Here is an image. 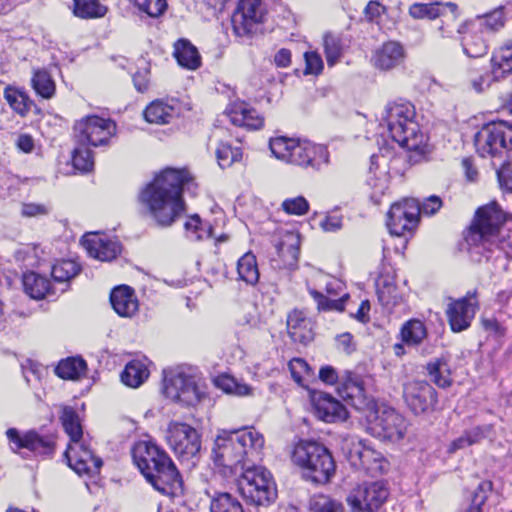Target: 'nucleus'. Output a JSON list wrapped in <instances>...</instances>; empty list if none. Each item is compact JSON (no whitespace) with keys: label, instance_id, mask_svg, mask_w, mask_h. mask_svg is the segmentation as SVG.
Instances as JSON below:
<instances>
[{"label":"nucleus","instance_id":"1","mask_svg":"<svg viewBox=\"0 0 512 512\" xmlns=\"http://www.w3.org/2000/svg\"><path fill=\"white\" fill-rule=\"evenodd\" d=\"M197 184L187 169L166 168L139 194L148 216L159 227H170L186 210L182 193L195 192Z\"/></svg>","mask_w":512,"mask_h":512},{"label":"nucleus","instance_id":"2","mask_svg":"<svg viewBox=\"0 0 512 512\" xmlns=\"http://www.w3.org/2000/svg\"><path fill=\"white\" fill-rule=\"evenodd\" d=\"M264 437L254 429L222 430L214 441L212 459L225 474H237L261 459Z\"/></svg>","mask_w":512,"mask_h":512},{"label":"nucleus","instance_id":"3","mask_svg":"<svg viewBox=\"0 0 512 512\" xmlns=\"http://www.w3.org/2000/svg\"><path fill=\"white\" fill-rule=\"evenodd\" d=\"M134 464L148 483L163 495L183 494L182 477L166 452L150 441H138L131 450Z\"/></svg>","mask_w":512,"mask_h":512},{"label":"nucleus","instance_id":"4","mask_svg":"<svg viewBox=\"0 0 512 512\" xmlns=\"http://www.w3.org/2000/svg\"><path fill=\"white\" fill-rule=\"evenodd\" d=\"M504 222V212L496 202L478 208L466 236L472 257L479 255L488 260V253L496 249L505 253H508V248L512 249V239L508 234L506 239V235L501 232Z\"/></svg>","mask_w":512,"mask_h":512},{"label":"nucleus","instance_id":"5","mask_svg":"<svg viewBox=\"0 0 512 512\" xmlns=\"http://www.w3.org/2000/svg\"><path fill=\"white\" fill-rule=\"evenodd\" d=\"M415 116V107L408 101L399 100L387 104L383 121L391 138L401 147L424 154L427 137L420 131Z\"/></svg>","mask_w":512,"mask_h":512},{"label":"nucleus","instance_id":"6","mask_svg":"<svg viewBox=\"0 0 512 512\" xmlns=\"http://www.w3.org/2000/svg\"><path fill=\"white\" fill-rule=\"evenodd\" d=\"M291 459L302 470L303 477L315 484L329 483L336 471L332 454L316 441L300 440L293 448Z\"/></svg>","mask_w":512,"mask_h":512},{"label":"nucleus","instance_id":"7","mask_svg":"<svg viewBox=\"0 0 512 512\" xmlns=\"http://www.w3.org/2000/svg\"><path fill=\"white\" fill-rule=\"evenodd\" d=\"M269 147L277 159L303 168L320 169L329 162L327 148L308 141L280 136L272 138Z\"/></svg>","mask_w":512,"mask_h":512},{"label":"nucleus","instance_id":"8","mask_svg":"<svg viewBox=\"0 0 512 512\" xmlns=\"http://www.w3.org/2000/svg\"><path fill=\"white\" fill-rule=\"evenodd\" d=\"M408 15L414 20L439 19L437 32L441 38L453 39L457 34H466L467 21H459V8L454 2H415L408 8Z\"/></svg>","mask_w":512,"mask_h":512},{"label":"nucleus","instance_id":"9","mask_svg":"<svg viewBox=\"0 0 512 512\" xmlns=\"http://www.w3.org/2000/svg\"><path fill=\"white\" fill-rule=\"evenodd\" d=\"M238 490L243 499L252 505L268 506L277 497L276 485L271 473L255 463L249 464L240 472Z\"/></svg>","mask_w":512,"mask_h":512},{"label":"nucleus","instance_id":"10","mask_svg":"<svg viewBox=\"0 0 512 512\" xmlns=\"http://www.w3.org/2000/svg\"><path fill=\"white\" fill-rule=\"evenodd\" d=\"M163 393L173 402L187 407L198 405L206 395L200 377L191 368L183 367L164 371Z\"/></svg>","mask_w":512,"mask_h":512},{"label":"nucleus","instance_id":"11","mask_svg":"<svg viewBox=\"0 0 512 512\" xmlns=\"http://www.w3.org/2000/svg\"><path fill=\"white\" fill-rule=\"evenodd\" d=\"M474 143L482 158L501 156L512 149V126L504 121L489 123L477 132Z\"/></svg>","mask_w":512,"mask_h":512},{"label":"nucleus","instance_id":"12","mask_svg":"<svg viewBox=\"0 0 512 512\" xmlns=\"http://www.w3.org/2000/svg\"><path fill=\"white\" fill-rule=\"evenodd\" d=\"M342 450L351 466L364 471L367 475L376 477L388 469V462L382 454L366 446L361 440L346 439Z\"/></svg>","mask_w":512,"mask_h":512},{"label":"nucleus","instance_id":"13","mask_svg":"<svg viewBox=\"0 0 512 512\" xmlns=\"http://www.w3.org/2000/svg\"><path fill=\"white\" fill-rule=\"evenodd\" d=\"M166 439L170 448L182 461H189L200 452V435L187 423L171 421L167 427Z\"/></svg>","mask_w":512,"mask_h":512},{"label":"nucleus","instance_id":"14","mask_svg":"<svg viewBox=\"0 0 512 512\" xmlns=\"http://www.w3.org/2000/svg\"><path fill=\"white\" fill-rule=\"evenodd\" d=\"M389 496L382 481L363 483L351 490L347 497L352 512H378Z\"/></svg>","mask_w":512,"mask_h":512},{"label":"nucleus","instance_id":"15","mask_svg":"<svg viewBox=\"0 0 512 512\" xmlns=\"http://www.w3.org/2000/svg\"><path fill=\"white\" fill-rule=\"evenodd\" d=\"M408 421L393 408L378 410L371 423L372 433L383 440L399 441L407 432Z\"/></svg>","mask_w":512,"mask_h":512},{"label":"nucleus","instance_id":"16","mask_svg":"<svg viewBox=\"0 0 512 512\" xmlns=\"http://www.w3.org/2000/svg\"><path fill=\"white\" fill-rule=\"evenodd\" d=\"M64 456L69 466L79 475L87 476L88 480L85 485L90 493L96 485L94 480V472L96 469V457L93 452L88 449L82 440L69 442L64 452Z\"/></svg>","mask_w":512,"mask_h":512},{"label":"nucleus","instance_id":"17","mask_svg":"<svg viewBox=\"0 0 512 512\" xmlns=\"http://www.w3.org/2000/svg\"><path fill=\"white\" fill-rule=\"evenodd\" d=\"M404 400L415 415L435 411L438 403L436 390L426 381H411L405 384Z\"/></svg>","mask_w":512,"mask_h":512},{"label":"nucleus","instance_id":"18","mask_svg":"<svg viewBox=\"0 0 512 512\" xmlns=\"http://www.w3.org/2000/svg\"><path fill=\"white\" fill-rule=\"evenodd\" d=\"M419 202L406 199L391 205L387 213V227L392 235L402 236L412 230L418 223Z\"/></svg>","mask_w":512,"mask_h":512},{"label":"nucleus","instance_id":"19","mask_svg":"<svg viewBox=\"0 0 512 512\" xmlns=\"http://www.w3.org/2000/svg\"><path fill=\"white\" fill-rule=\"evenodd\" d=\"M264 14L265 9L261 0H240L231 19L235 35H251L256 26L263 22Z\"/></svg>","mask_w":512,"mask_h":512},{"label":"nucleus","instance_id":"20","mask_svg":"<svg viewBox=\"0 0 512 512\" xmlns=\"http://www.w3.org/2000/svg\"><path fill=\"white\" fill-rule=\"evenodd\" d=\"M6 436L13 452L17 453L20 449L39 455H52L55 450V440L52 435H41L35 430H30L23 435L16 428H9Z\"/></svg>","mask_w":512,"mask_h":512},{"label":"nucleus","instance_id":"21","mask_svg":"<svg viewBox=\"0 0 512 512\" xmlns=\"http://www.w3.org/2000/svg\"><path fill=\"white\" fill-rule=\"evenodd\" d=\"M479 308L476 291L467 294L457 300H452L446 309V316L453 332H461L468 329Z\"/></svg>","mask_w":512,"mask_h":512},{"label":"nucleus","instance_id":"22","mask_svg":"<svg viewBox=\"0 0 512 512\" xmlns=\"http://www.w3.org/2000/svg\"><path fill=\"white\" fill-rule=\"evenodd\" d=\"M337 392L343 400L357 410H361L368 405L363 380L356 373L344 371Z\"/></svg>","mask_w":512,"mask_h":512},{"label":"nucleus","instance_id":"23","mask_svg":"<svg viewBox=\"0 0 512 512\" xmlns=\"http://www.w3.org/2000/svg\"><path fill=\"white\" fill-rule=\"evenodd\" d=\"M110 303L114 311L121 317L131 318L139 309L135 291L127 285H120L111 291Z\"/></svg>","mask_w":512,"mask_h":512},{"label":"nucleus","instance_id":"24","mask_svg":"<svg viewBox=\"0 0 512 512\" xmlns=\"http://www.w3.org/2000/svg\"><path fill=\"white\" fill-rule=\"evenodd\" d=\"M405 51L396 41L385 42L372 57L373 65L382 71L391 70L403 63Z\"/></svg>","mask_w":512,"mask_h":512},{"label":"nucleus","instance_id":"25","mask_svg":"<svg viewBox=\"0 0 512 512\" xmlns=\"http://www.w3.org/2000/svg\"><path fill=\"white\" fill-rule=\"evenodd\" d=\"M225 115L235 126L245 127L250 130H257L263 126V117L254 109L248 107L245 103H234L230 105Z\"/></svg>","mask_w":512,"mask_h":512},{"label":"nucleus","instance_id":"26","mask_svg":"<svg viewBox=\"0 0 512 512\" xmlns=\"http://www.w3.org/2000/svg\"><path fill=\"white\" fill-rule=\"evenodd\" d=\"M314 408L316 416L328 423L344 421L348 417L346 407L329 394H322L315 399Z\"/></svg>","mask_w":512,"mask_h":512},{"label":"nucleus","instance_id":"27","mask_svg":"<svg viewBox=\"0 0 512 512\" xmlns=\"http://www.w3.org/2000/svg\"><path fill=\"white\" fill-rule=\"evenodd\" d=\"M287 329L291 339L303 345H307L314 338L311 321L302 312L294 310L288 314Z\"/></svg>","mask_w":512,"mask_h":512},{"label":"nucleus","instance_id":"28","mask_svg":"<svg viewBox=\"0 0 512 512\" xmlns=\"http://www.w3.org/2000/svg\"><path fill=\"white\" fill-rule=\"evenodd\" d=\"M173 55L178 64L188 70H196L201 66L200 53L188 39L182 38L175 42Z\"/></svg>","mask_w":512,"mask_h":512},{"label":"nucleus","instance_id":"29","mask_svg":"<svg viewBox=\"0 0 512 512\" xmlns=\"http://www.w3.org/2000/svg\"><path fill=\"white\" fill-rule=\"evenodd\" d=\"M59 420L69 442L83 440L82 420L74 407L61 405Z\"/></svg>","mask_w":512,"mask_h":512},{"label":"nucleus","instance_id":"30","mask_svg":"<svg viewBox=\"0 0 512 512\" xmlns=\"http://www.w3.org/2000/svg\"><path fill=\"white\" fill-rule=\"evenodd\" d=\"M148 360L133 359L128 362L121 373V381L129 387L141 386L149 377Z\"/></svg>","mask_w":512,"mask_h":512},{"label":"nucleus","instance_id":"31","mask_svg":"<svg viewBox=\"0 0 512 512\" xmlns=\"http://www.w3.org/2000/svg\"><path fill=\"white\" fill-rule=\"evenodd\" d=\"M23 286L26 294L33 299H43L46 296L54 295L50 281L35 272L25 273L23 276Z\"/></svg>","mask_w":512,"mask_h":512},{"label":"nucleus","instance_id":"32","mask_svg":"<svg viewBox=\"0 0 512 512\" xmlns=\"http://www.w3.org/2000/svg\"><path fill=\"white\" fill-rule=\"evenodd\" d=\"M55 374L64 380H78L86 374L87 364L81 357H67L59 361Z\"/></svg>","mask_w":512,"mask_h":512},{"label":"nucleus","instance_id":"33","mask_svg":"<svg viewBox=\"0 0 512 512\" xmlns=\"http://www.w3.org/2000/svg\"><path fill=\"white\" fill-rule=\"evenodd\" d=\"M426 371L431 382L439 388L451 386V370L448 361L444 357L434 358L429 361L426 365Z\"/></svg>","mask_w":512,"mask_h":512},{"label":"nucleus","instance_id":"34","mask_svg":"<svg viewBox=\"0 0 512 512\" xmlns=\"http://www.w3.org/2000/svg\"><path fill=\"white\" fill-rule=\"evenodd\" d=\"M73 131L76 144L96 147V115H88L76 121Z\"/></svg>","mask_w":512,"mask_h":512},{"label":"nucleus","instance_id":"35","mask_svg":"<svg viewBox=\"0 0 512 512\" xmlns=\"http://www.w3.org/2000/svg\"><path fill=\"white\" fill-rule=\"evenodd\" d=\"M174 115V108L160 100L153 101L144 110L146 121L153 124H168L172 121Z\"/></svg>","mask_w":512,"mask_h":512},{"label":"nucleus","instance_id":"36","mask_svg":"<svg viewBox=\"0 0 512 512\" xmlns=\"http://www.w3.org/2000/svg\"><path fill=\"white\" fill-rule=\"evenodd\" d=\"M400 336L406 345L418 346L427 337V329L422 321L411 319L402 325Z\"/></svg>","mask_w":512,"mask_h":512},{"label":"nucleus","instance_id":"37","mask_svg":"<svg viewBox=\"0 0 512 512\" xmlns=\"http://www.w3.org/2000/svg\"><path fill=\"white\" fill-rule=\"evenodd\" d=\"M306 286H307L308 293L311 295V297L317 303L318 311H332V310H335L338 312L344 311L345 302L349 298V294L345 293L339 299H330L327 296H325L323 293L318 291L315 287H311L309 280H307Z\"/></svg>","mask_w":512,"mask_h":512},{"label":"nucleus","instance_id":"38","mask_svg":"<svg viewBox=\"0 0 512 512\" xmlns=\"http://www.w3.org/2000/svg\"><path fill=\"white\" fill-rule=\"evenodd\" d=\"M35 93L43 99H51L56 92V84L51 75L44 69L35 70L31 78Z\"/></svg>","mask_w":512,"mask_h":512},{"label":"nucleus","instance_id":"39","mask_svg":"<svg viewBox=\"0 0 512 512\" xmlns=\"http://www.w3.org/2000/svg\"><path fill=\"white\" fill-rule=\"evenodd\" d=\"M237 272L240 280L249 285H255L259 280V271L255 255L245 253L237 262Z\"/></svg>","mask_w":512,"mask_h":512},{"label":"nucleus","instance_id":"40","mask_svg":"<svg viewBox=\"0 0 512 512\" xmlns=\"http://www.w3.org/2000/svg\"><path fill=\"white\" fill-rule=\"evenodd\" d=\"M210 512H244L237 498L228 492H215L211 496Z\"/></svg>","mask_w":512,"mask_h":512},{"label":"nucleus","instance_id":"41","mask_svg":"<svg viewBox=\"0 0 512 512\" xmlns=\"http://www.w3.org/2000/svg\"><path fill=\"white\" fill-rule=\"evenodd\" d=\"M4 98L10 107L19 115L25 116L29 112L32 101L25 92L16 88L7 87L4 90Z\"/></svg>","mask_w":512,"mask_h":512},{"label":"nucleus","instance_id":"42","mask_svg":"<svg viewBox=\"0 0 512 512\" xmlns=\"http://www.w3.org/2000/svg\"><path fill=\"white\" fill-rule=\"evenodd\" d=\"M121 251V243L116 238H109L98 231V261H112Z\"/></svg>","mask_w":512,"mask_h":512},{"label":"nucleus","instance_id":"43","mask_svg":"<svg viewBox=\"0 0 512 512\" xmlns=\"http://www.w3.org/2000/svg\"><path fill=\"white\" fill-rule=\"evenodd\" d=\"M72 163L74 168L82 173L91 171L94 167V148L76 144Z\"/></svg>","mask_w":512,"mask_h":512},{"label":"nucleus","instance_id":"44","mask_svg":"<svg viewBox=\"0 0 512 512\" xmlns=\"http://www.w3.org/2000/svg\"><path fill=\"white\" fill-rule=\"evenodd\" d=\"M185 232L191 240H202L212 237V227L204 224L198 214L188 217L184 223Z\"/></svg>","mask_w":512,"mask_h":512},{"label":"nucleus","instance_id":"45","mask_svg":"<svg viewBox=\"0 0 512 512\" xmlns=\"http://www.w3.org/2000/svg\"><path fill=\"white\" fill-rule=\"evenodd\" d=\"M463 52L471 58H479L487 53L488 46L482 35L473 33L461 40Z\"/></svg>","mask_w":512,"mask_h":512},{"label":"nucleus","instance_id":"46","mask_svg":"<svg viewBox=\"0 0 512 512\" xmlns=\"http://www.w3.org/2000/svg\"><path fill=\"white\" fill-rule=\"evenodd\" d=\"M80 271L79 265L73 260H62L53 265L51 275L54 281L59 283L68 282Z\"/></svg>","mask_w":512,"mask_h":512},{"label":"nucleus","instance_id":"47","mask_svg":"<svg viewBox=\"0 0 512 512\" xmlns=\"http://www.w3.org/2000/svg\"><path fill=\"white\" fill-rule=\"evenodd\" d=\"M502 78L504 77L501 68L494 67L492 64V69L490 71L486 70L481 72L478 77L471 79V85L476 92L480 93L488 89L492 83L497 82Z\"/></svg>","mask_w":512,"mask_h":512},{"label":"nucleus","instance_id":"48","mask_svg":"<svg viewBox=\"0 0 512 512\" xmlns=\"http://www.w3.org/2000/svg\"><path fill=\"white\" fill-rule=\"evenodd\" d=\"M491 62L494 67L501 68L503 77L512 72V41H507L493 55Z\"/></svg>","mask_w":512,"mask_h":512},{"label":"nucleus","instance_id":"49","mask_svg":"<svg viewBox=\"0 0 512 512\" xmlns=\"http://www.w3.org/2000/svg\"><path fill=\"white\" fill-rule=\"evenodd\" d=\"M216 156L219 165L222 168L231 166L234 162L242 159V151L240 148H233L230 144L220 142L216 149Z\"/></svg>","mask_w":512,"mask_h":512},{"label":"nucleus","instance_id":"50","mask_svg":"<svg viewBox=\"0 0 512 512\" xmlns=\"http://www.w3.org/2000/svg\"><path fill=\"white\" fill-rule=\"evenodd\" d=\"M313 285L323 287L330 296H337L344 289V284L337 278L330 277L322 272H317L312 278Z\"/></svg>","mask_w":512,"mask_h":512},{"label":"nucleus","instance_id":"51","mask_svg":"<svg viewBox=\"0 0 512 512\" xmlns=\"http://www.w3.org/2000/svg\"><path fill=\"white\" fill-rule=\"evenodd\" d=\"M311 512H343L342 504L329 496L319 494L310 500Z\"/></svg>","mask_w":512,"mask_h":512},{"label":"nucleus","instance_id":"52","mask_svg":"<svg viewBox=\"0 0 512 512\" xmlns=\"http://www.w3.org/2000/svg\"><path fill=\"white\" fill-rule=\"evenodd\" d=\"M117 125L109 118L98 115V147L108 146L116 138Z\"/></svg>","mask_w":512,"mask_h":512},{"label":"nucleus","instance_id":"53","mask_svg":"<svg viewBox=\"0 0 512 512\" xmlns=\"http://www.w3.org/2000/svg\"><path fill=\"white\" fill-rule=\"evenodd\" d=\"M493 492V483L490 480H482L473 489L470 495V504L483 510L485 502Z\"/></svg>","mask_w":512,"mask_h":512},{"label":"nucleus","instance_id":"54","mask_svg":"<svg viewBox=\"0 0 512 512\" xmlns=\"http://www.w3.org/2000/svg\"><path fill=\"white\" fill-rule=\"evenodd\" d=\"M341 44L340 40L332 35L326 34L324 37V51L326 61L329 66L335 65L341 57Z\"/></svg>","mask_w":512,"mask_h":512},{"label":"nucleus","instance_id":"55","mask_svg":"<svg viewBox=\"0 0 512 512\" xmlns=\"http://www.w3.org/2000/svg\"><path fill=\"white\" fill-rule=\"evenodd\" d=\"M477 19L480 21L481 27L486 31H497L504 26V13L502 8L478 16Z\"/></svg>","mask_w":512,"mask_h":512},{"label":"nucleus","instance_id":"56","mask_svg":"<svg viewBox=\"0 0 512 512\" xmlns=\"http://www.w3.org/2000/svg\"><path fill=\"white\" fill-rule=\"evenodd\" d=\"M482 436L483 434L479 427L466 431L464 432L463 435H461L451 443L448 452L453 453L459 449L466 448L478 442L482 438Z\"/></svg>","mask_w":512,"mask_h":512},{"label":"nucleus","instance_id":"57","mask_svg":"<svg viewBox=\"0 0 512 512\" xmlns=\"http://www.w3.org/2000/svg\"><path fill=\"white\" fill-rule=\"evenodd\" d=\"M135 6L150 17H158L167 8L166 0H134Z\"/></svg>","mask_w":512,"mask_h":512},{"label":"nucleus","instance_id":"58","mask_svg":"<svg viewBox=\"0 0 512 512\" xmlns=\"http://www.w3.org/2000/svg\"><path fill=\"white\" fill-rule=\"evenodd\" d=\"M281 207L289 215H304L309 210V203L303 196L285 199Z\"/></svg>","mask_w":512,"mask_h":512},{"label":"nucleus","instance_id":"59","mask_svg":"<svg viewBox=\"0 0 512 512\" xmlns=\"http://www.w3.org/2000/svg\"><path fill=\"white\" fill-rule=\"evenodd\" d=\"M73 13L83 19L95 18L96 0H73Z\"/></svg>","mask_w":512,"mask_h":512},{"label":"nucleus","instance_id":"60","mask_svg":"<svg viewBox=\"0 0 512 512\" xmlns=\"http://www.w3.org/2000/svg\"><path fill=\"white\" fill-rule=\"evenodd\" d=\"M289 370L291 372V376L295 382L298 384L302 383L303 376L305 374H309L310 367L308 363L301 358L292 359L289 364Z\"/></svg>","mask_w":512,"mask_h":512},{"label":"nucleus","instance_id":"61","mask_svg":"<svg viewBox=\"0 0 512 512\" xmlns=\"http://www.w3.org/2000/svg\"><path fill=\"white\" fill-rule=\"evenodd\" d=\"M482 328L495 338H501L506 334V328L495 317H482Z\"/></svg>","mask_w":512,"mask_h":512},{"label":"nucleus","instance_id":"62","mask_svg":"<svg viewBox=\"0 0 512 512\" xmlns=\"http://www.w3.org/2000/svg\"><path fill=\"white\" fill-rule=\"evenodd\" d=\"M305 74H319L323 69V61L316 52L305 53Z\"/></svg>","mask_w":512,"mask_h":512},{"label":"nucleus","instance_id":"63","mask_svg":"<svg viewBox=\"0 0 512 512\" xmlns=\"http://www.w3.org/2000/svg\"><path fill=\"white\" fill-rule=\"evenodd\" d=\"M500 185L512 192V161L504 164L498 171Z\"/></svg>","mask_w":512,"mask_h":512},{"label":"nucleus","instance_id":"64","mask_svg":"<svg viewBox=\"0 0 512 512\" xmlns=\"http://www.w3.org/2000/svg\"><path fill=\"white\" fill-rule=\"evenodd\" d=\"M385 11V6L377 1H370L364 10V13L365 17L369 21H377L385 13Z\"/></svg>","mask_w":512,"mask_h":512}]
</instances>
